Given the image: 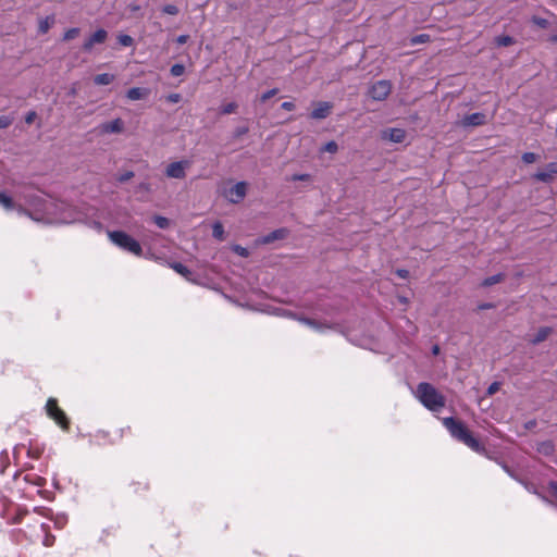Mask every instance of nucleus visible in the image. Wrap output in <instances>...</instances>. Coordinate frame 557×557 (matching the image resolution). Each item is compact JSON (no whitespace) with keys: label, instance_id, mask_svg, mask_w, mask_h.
<instances>
[{"label":"nucleus","instance_id":"obj_1","mask_svg":"<svg viewBox=\"0 0 557 557\" xmlns=\"http://www.w3.org/2000/svg\"><path fill=\"white\" fill-rule=\"evenodd\" d=\"M29 207L34 212L17 208L20 214H26L35 221H45L46 223L67 224L78 220L79 213L70 203L53 198H44L39 195H32L27 199Z\"/></svg>","mask_w":557,"mask_h":557},{"label":"nucleus","instance_id":"obj_2","mask_svg":"<svg viewBox=\"0 0 557 557\" xmlns=\"http://www.w3.org/2000/svg\"><path fill=\"white\" fill-rule=\"evenodd\" d=\"M414 396L430 411L440 412L445 407V397L428 382L417 385Z\"/></svg>","mask_w":557,"mask_h":557},{"label":"nucleus","instance_id":"obj_3","mask_svg":"<svg viewBox=\"0 0 557 557\" xmlns=\"http://www.w3.org/2000/svg\"><path fill=\"white\" fill-rule=\"evenodd\" d=\"M443 424L454 438L463 443L473 451L481 453L484 450V447L481 445V443L472 436L470 431L462 422L454 419L453 417H448L443 419Z\"/></svg>","mask_w":557,"mask_h":557},{"label":"nucleus","instance_id":"obj_4","mask_svg":"<svg viewBox=\"0 0 557 557\" xmlns=\"http://www.w3.org/2000/svg\"><path fill=\"white\" fill-rule=\"evenodd\" d=\"M108 237L120 249L137 257L141 256L143 249L140 244L127 233L123 231H108Z\"/></svg>","mask_w":557,"mask_h":557},{"label":"nucleus","instance_id":"obj_5","mask_svg":"<svg viewBox=\"0 0 557 557\" xmlns=\"http://www.w3.org/2000/svg\"><path fill=\"white\" fill-rule=\"evenodd\" d=\"M46 411L49 418L55 421L62 430L67 431L70 426L69 419L65 412L59 408L58 401L55 398H49L46 404Z\"/></svg>","mask_w":557,"mask_h":557},{"label":"nucleus","instance_id":"obj_6","mask_svg":"<svg viewBox=\"0 0 557 557\" xmlns=\"http://www.w3.org/2000/svg\"><path fill=\"white\" fill-rule=\"evenodd\" d=\"M247 194V183L238 182L224 193V197L231 203L237 205L244 200Z\"/></svg>","mask_w":557,"mask_h":557},{"label":"nucleus","instance_id":"obj_7","mask_svg":"<svg viewBox=\"0 0 557 557\" xmlns=\"http://www.w3.org/2000/svg\"><path fill=\"white\" fill-rule=\"evenodd\" d=\"M391 89L392 86L388 81H379L370 87L369 95L373 100L382 101L388 97Z\"/></svg>","mask_w":557,"mask_h":557},{"label":"nucleus","instance_id":"obj_8","mask_svg":"<svg viewBox=\"0 0 557 557\" xmlns=\"http://www.w3.org/2000/svg\"><path fill=\"white\" fill-rule=\"evenodd\" d=\"M189 162L186 160L175 161L165 168V175L170 178L182 180L186 176Z\"/></svg>","mask_w":557,"mask_h":557},{"label":"nucleus","instance_id":"obj_9","mask_svg":"<svg viewBox=\"0 0 557 557\" xmlns=\"http://www.w3.org/2000/svg\"><path fill=\"white\" fill-rule=\"evenodd\" d=\"M277 314H287V317L292 318V319H297L298 321H300L301 323L308 325L309 327L315 330V331H319V332H322L326 329H331L332 325L331 324H327V323H324V322H320V321H317L314 319H310V318H305V317H297L295 313H292V312H286L285 310L283 309H280L277 312Z\"/></svg>","mask_w":557,"mask_h":557},{"label":"nucleus","instance_id":"obj_10","mask_svg":"<svg viewBox=\"0 0 557 557\" xmlns=\"http://www.w3.org/2000/svg\"><path fill=\"white\" fill-rule=\"evenodd\" d=\"M556 175H557V162H550L545 166L544 170L537 171L533 175V178L539 182L550 183L554 181Z\"/></svg>","mask_w":557,"mask_h":557},{"label":"nucleus","instance_id":"obj_11","mask_svg":"<svg viewBox=\"0 0 557 557\" xmlns=\"http://www.w3.org/2000/svg\"><path fill=\"white\" fill-rule=\"evenodd\" d=\"M99 131L102 134H120L124 131V122L117 117L110 122L101 123Z\"/></svg>","mask_w":557,"mask_h":557},{"label":"nucleus","instance_id":"obj_12","mask_svg":"<svg viewBox=\"0 0 557 557\" xmlns=\"http://www.w3.org/2000/svg\"><path fill=\"white\" fill-rule=\"evenodd\" d=\"M108 37V32L103 28L97 29L83 45L85 51H90L96 44H103Z\"/></svg>","mask_w":557,"mask_h":557},{"label":"nucleus","instance_id":"obj_13","mask_svg":"<svg viewBox=\"0 0 557 557\" xmlns=\"http://www.w3.org/2000/svg\"><path fill=\"white\" fill-rule=\"evenodd\" d=\"M332 104L327 101H321L311 111L310 117L313 120H323L331 113Z\"/></svg>","mask_w":557,"mask_h":557},{"label":"nucleus","instance_id":"obj_14","mask_svg":"<svg viewBox=\"0 0 557 557\" xmlns=\"http://www.w3.org/2000/svg\"><path fill=\"white\" fill-rule=\"evenodd\" d=\"M486 123V115L482 112H475L469 115H466L461 124L463 126H480Z\"/></svg>","mask_w":557,"mask_h":557},{"label":"nucleus","instance_id":"obj_15","mask_svg":"<svg viewBox=\"0 0 557 557\" xmlns=\"http://www.w3.org/2000/svg\"><path fill=\"white\" fill-rule=\"evenodd\" d=\"M383 138L393 143H403L406 138V132L401 128H389L383 133Z\"/></svg>","mask_w":557,"mask_h":557},{"label":"nucleus","instance_id":"obj_16","mask_svg":"<svg viewBox=\"0 0 557 557\" xmlns=\"http://www.w3.org/2000/svg\"><path fill=\"white\" fill-rule=\"evenodd\" d=\"M287 234H288L287 228H277V230L269 233L268 235L263 236L261 242L263 244H270V243H273L274 240L285 238L287 236Z\"/></svg>","mask_w":557,"mask_h":557},{"label":"nucleus","instance_id":"obj_17","mask_svg":"<svg viewBox=\"0 0 557 557\" xmlns=\"http://www.w3.org/2000/svg\"><path fill=\"white\" fill-rule=\"evenodd\" d=\"M148 94H149V91L146 88L133 87L127 90L126 97L129 100L135 101V100H140V99L145 98Z\"/></svg>","mask_w":557,"mask_h":557},{"label":"nucleus","instance_id":"obj_18","mask_svg":"<svg viewBox=\"0 0 557 557\" xmlns=\"http://www.w3.org/2000/svg\"><path fill=\"white\" fill-rule=\"evenodd\" d=\"M552 331H553V330H552V327H549V326L541 327V329L537 331L536 335L531 339V343H532L533 345H537V344H540V343L544 342V341L549 336V334L552 333Z\"/></svg>","mask_w":557,"mask_h":557},{"label":"nucleus","instance_id":"obj_19","mask_svg":"<svg viewBox=\"0 0 557 557\" xmlns=\"http://www.w3.org/2000/svg\"><path fill=\"white\" fill-rule=\"evenodd\" d=\"M0 206L7 211L16 209L13 199L3 191H0Z\"/></svg>","mask_w":557,"mask_h":557},{"label":"nucleus","instance_id":"obj_20","mask_svg":"<svg viewBox=\"0 0 557 557\" xmlns=\"http://www.w3.org/2000/svg\"><path fill=\"white\" fill-rule=\"evenodd\" d=\"M536 449L540 454L549 456L554 453L555 447L552 441H544L537 444Z\"/></svg>","mask_w":557,"mask_h":557},{"label":"nucleus","instance_id":"obj_21","mask_svg":"<svg viewBox=\"0 0 557 557\" xmlns=\"http://www.w3.org/2000/svg\"><path fill=\"white\" fill-rule=\"evenodd\" d=\"M170 267L178 274H181L182 276H184L185 278L189 280V276L191 275V272L190 270L185 267L184 264L180 263V262H172L170 263Z\"/></svg>","mask_w":557,"mask_h":557},{"label":"nucleus","instance_id":"obj_22","mask_svg":"<svg viewBox=\"0 0 557 557\" xmlns=\"http://www.w3.org/2000/svg\"><path fill=\"white\" fill-rule=\"evenodd\" d=\"M114 79V75L112 74H109V73H102V74H98L94 77V83L96 85H109L113 82Z\"/></svg>","mask_w":557,"mask_h":557},{"label":"nucleus","instance_id":"obj_23","mask_svg":"<svg viewBox=\"0 0 557 557\" xmlns=\"http://www.w3.org/2000/svg\"><path fill=\"white\" fill-rule=\"evenodd\" d=\"M40 528H41L42 532H45L42 544L47 547L52 546L54 544L55 537H54V535H52L48 532L49 525L47 523H41Z\"/></svg>","mask_w":557,"mask_h":557},{"label":"nucleus","instance_id":"obj_24","mask_svg":"<svg viewBox=\"0 0 557 557\" xmlns=\"http://www.w3.org/2000/svg\"><path fill=\"white\" fill-rule=\"evenodd\" d=\"M504 277L505 275L503 273H497L495 275L488 276L482 281L481 286L488 287L498 284L504 280Z\"/></svg>","mask_w":557,"mask_h":557},{"label":"nucleus","instance_id":"obj_25","mask_svg":"<svg viewBox=\"0 0 557 557\" xmlns=\"http://www.w3.org/2000/svg\"><path fill=\"white\" fill-rule=\"evenodd\" d=\"M53 22H54L53 16H46L45 18H41L39 21V25H38L39 33L46 34L50 29Z\"/></svg>","mask_w":557,"mask_h":557},{"label":"nucleus","instance_id":"obj_26","mask_svg":"<svg viewBox=\"0 0 557 557\" xmlns=\"http://www.w3.org/2000/svg\"><path fill=\"white\" fill-rule=\"evenodd\" d=\"M212 236L218 240L224 239V227L223 224L219 221L214 222L212 225Z\"/></svg>","mask_w":557,"mask_h":557},{"label":"nucleus","instance_id":"obj_27","mask_svg":"<svg viewBox=\"0 0 557 557\" xmlns=\"http://www.w3.org/2000/svg\"><path fill=\"white\" fill-rule=\"evenodd\" d=\"M49 519H51L53 521L54 527L57 529L64 528V525L67 522V517L64 513L57 515V516H53V513H52V515H50Z\"/></svg>","mask_w":557,"mask_h":557},{"label":"nucleus","instance_id":"obj_28","mask_svg":"<svg viewBox=\"0 0 557 557\" xmlns=\"http://www.w3.org/2000/svg\"><path fill=\"white\" fill-rule=\"evenodd\" d=\"M236 109H237L236 102H228L226 104L221 106L219 110L222 115H227V114L234 113Z\"/></svg>","mask_w":557,"mask_h":557},{"label":"nucleus","instance_id":"obj_29","mask_svg":"<svg viewBox=\"0 0 557 557\" xmlns=\"http://www.w3.org/2000/svg\"><path fill=\"white\" fill-rule=\"evenodd\" d=\"M495 41L499 47H508L513 44V38L511 36L504 35L496 37Z\"/></svg>","mask_w":557,"mask_h":557},{"label":"nucleus","instance_id":"obj_30","mask_svg":"<svg viewBox=\"0 0 557 557\" xmlns=\"http://www.w3.org/2000/svg\"><path fill=\"white\" fill-rule=\"evenodd\" d=\"M531 22L534 25H536L537 27L543 28V29H545L549 26L548 20L541 17V16H536V15L532 16Z\"/></svg>","mask_w":557,"mask_h":557},{"label":"nucleus","instance_id":"obj_31","mask_svg":"<svg viewBox=\"0 0 557 557\" xmlns=\"http://www.w3.org/2000/svg\"><path fill=\"white\" fill-rule=\"evenodd\" d=\"M153 221H154L156 225H157L159 228H162V230H164V228L169 227V225H170V221H169V219H168V218H165V216L156 215V216L153 218Z\"/></svg>","mask_w":557,"mask_h":557},{"label":"nucleus","instance_id":"obj_32","mask_svg":"<svg viewBox=\"0 0 557 557\" xmlns=\"http://www.w3.org/2000/svg\"><path fill=\"white\" fill-rule=\"evenodd\" d=\"M117 41L123 47H131L134 44V39L126 34L119 35Z\"/></svg>","mask_w":557,"mask_h":557},{"label":"nucleus","instance_id":"obj_33","mask_svg":"<svg viewBox=\"0 0 557 557\" xmlns=\"http://www.w3.org/2000/svg\"><path fill=\"white\" fill-rule=\"evenodd\" d=\"M429 40H430V35H428V34H419L417 36H413L410 39V42H411V45H419V44H424V42H426Z\"/></svg>","mask_w":557,"mask_h":557},{"label":"nucleus","instance_id":"obj_34","mask_svg":"<svg viewBox=\"0 0 557 557\" xmlns=\"http://www.w3.org/2000/svg\"><path fill=\"white\" fill-rule=\"evenodd\" d=\"M78 34H79V28H77V27L70 28L64 33L63 40H72V39L76 38L78 36Z\"/></svg>","mask_w":557,"mask_h":557},{"label":"nucleus","instance_id":"obj_35","mask_svg":"<svg viewBox=\"0 0 557 557\" xmlns=\"http://www.w3.org/2000/svg\"><path fill=\"white\" fill-rule=\"evenodd\" d=\"M337 149H338L337 144L334 140H331V141L326 143L323 146L321 151H325V152H330V153H335L337 151Z\"/></svg>","mask_w":557,"mask_h":557},{"label":"nucleus","instance_id":"obj_36","mask_svg":"<svg viewBox=\"0 0 557 557\" xmlns=\"http://www.w3.org/2000/svg\"><path fill=\"white\" fill-rule=\"evenodd\" d=\"M25 480L32 482L33 484H35L37 486H45V484H46V479L41 478V476H37V475H34L32 479L29 475H26Z\"/></svg>","mask_w":557,"mask_h":557},{"label":"nucleus","instance_id":"obj_37","mask_svg":"<svg viewBox=\"0 0 557 557\" xmlns=\"http://www.w3.org/2000/svg\"><path fill=\"white\" fill-rule=\"evenodd\" d=\"M170 71L173 76H181L185 71V66L183 64L176 63L171 66Z\"/></svg>","mask_w":557,"mask_h":557},{"label":"nucleus","instance_id":"obj_38","mask_svg":"<svg viewBox=\"0 0 557 557\" xmlns=\"http://www.w3.org/2000/svg\"><path fill=\"white\" fill-rule=\"evenodd\" d=\"M162 12L169 15H176L178 13V8L174 4H165L162 8Z\"/></svg>","mask_w":557,"mask_h":557},{"label":"nucleus","instance_id":"obj_39","mask_svg":"<svg viewBox=\"0 0 557 557\" xmlns=\"http://www.w3.org/2000/svg\"><path fill=\"white\" fill-rule=\"evenodd\" d=\"M13 122V117L9 115H0V129L9 127Z\"/></svg>","mask_w":557,"mask_h":557},{"label":"nucleus","instance_id":"obj_40","mask_svg":"<svg viewBox=\"0 0 557 557\" xmlns=\"http://www.w3.org/2000/svg\"><path fill=\"white\" fill-rule=\"evenodd\" d=\"M524 163H533L537 160V156L534 152H524L521 157Z\"/></svg>","mask_w":557,"mask_h":557},{"label":"nucleus","instance_id":"obj_41","mask_svg":"<svg viewBox=\"0 0 557 557\" xmlns=\"http://www.w3.org/2000/svg\"><path fill=\"white\" fill-rule=\"evenodd\" d=\"M548 492L550 496L554 498L555 504L557 505V482H549Z\"/></svg>","mask_w":557,"mask_h":557},{"label":"nucleus","instance_id":"obj_42","mask_svg":"<svg viewBox=\"0 0 557 557\" xmlns=\"http://www.w3.org/2000/svg\"><path fill=\"white\" fill-rule=\"evenodd\" d=\"M311 178L310 174L302 173V174H293L290 176V181L298 182V181H309Z\"/></svg>","mask_w":557,"mask_h":557},{"label":"nucleus","instance_id":"obj_43","mask_svg":"<svg viewBox=\"0 0 557 557\" xmlns=\"http://www.w3.org/2000/svg\"><path fill=\"white\" fill-rule=\"evenodd\" d=\"M34 511L37 512L38 515L47 517V518H49L50 515H52V510L49 508H45V507H35Z\"/></svg>","mask_w":557,"mask_h":557},{"label":"nucleus","instance_id":"obj_44","mask_svg":"<svg viewBox=\"0 0 557 557\" xmlns=\"http://www.w3.org/2000/svg\"><path fill=\"white\" fill-rule=\"evenodd\" d=\"M134 177V172L133 171H126L124 173H122L119 177H117V181L120 183H124V182H127L129 181L131 178Z\"/></svg>","mask_w":557,"mask_h":557},{"label":"nucleus","instance_id":"obj_45","mask_svg":"<svg viewBox=\"0 0 557 557\" xmlns=\"http://www.w3.org/2000/svg\"><path fill=\"white\" fill-rule=\"evenodd\" d=\"M248 131H249V129H248V127H247V126H238V127H236V128H235V131H234V137H235V138H239V137H242V136L246 135V134L248 133Z\"/></svg>","mask_w":557,"mask_h":557},{"label":"nucleus","instance_id":"obj_46","mask_svg":"<svg viewBox=\"0 0 557 557\" xmlns=\"http://www.w3.org/2000/svg\"><path fill=\"white\" fill-rule=\"evenodd\" d=\"M276 94H277V89L276 88L267 90L265 92H263L261 95V101L264 102V101L269 100L270 98H272L273 96H275Z\"/></svg>","mask_w":557,"mask_h":557},{"label":"nucleus","instance_id":"obj_47","mask_svg":"<svg viewBox=\"0 0 557 557\" xmlns=\"http://www.w3.org/2000/svg\"><path fill=\"white\" fill-rule=\"evenodd\" d=\"M37 114L35 111H29L26 115H25V122L27 124H32L35 119H36Z\"/></svg>","mask_w":557,"mask_h":557},{"label":"nucleus","instance_id":"obj_48","mask_svg":"<svg viewBox=\"0 0 557 557\" xmlns=\"http://www.w3.org/2000/svg\"><path fill=\"white\" fill-rule=\"evenodd\" d=\"M234 251L237 252L242 257H247L248 256L247 248H244V247L238 246V245L234 247Z\"/></svg>","mask_w":557,"mask_h":557},{"label":"nucleus","instance_id":"obj_49","mask_svg":"<svg viewBox=\"0 0 557 557\" xmlns=\"http://www.w3.org/2000/svg\"><path fill=\"white\" fill-rule=\"evenodd\" d=\"M281 108L286 111H292L295 109V104L292 101H285L281 104Z\"/></svg>","mask_w":557,"mask_h":557},{"label":"nucleus","instance_id":"obj_50","mask_svg":"<svg viewBox=\"0 0 557 557\" xmlns=\"http://www.w3.org/2000/svg\"><path fill=\"white\" fill-rule=\"evenodd\" d=\"M499 388V384L497 382H494L492 383L488 388H487V394L488 395H493L494 393H496Z\"/></svg>","mask_w":557,"mask_h":557},{"label":"nucleus","instance_id":"obj_51","mask_svg":"<svg viewBox=\"0 0 557 557\" xmlns=\"http://www.w3.org/2000/svg\"><path fill=\"white\" fill-rule=\"evenodd\" d=\"M181 100V95L180 94H171L168 96V101L172 102V103H176Z\"/></svg>","mask_w":557,"mask_h":557},{"label":"nucleus","instance_id":"obj_52","mask_svg":"<svg viewBox=\"0 0 557 557\" xmlns=\"http://www.w3.org/2000/svg\"><path fill=\"white\" fill-rule=\"evenodd\" d=\"M396 274L400 277V278H407L409 276V271L406 270V269H398L396 271Z\"/></svg>","mask_w":557,"mask_h":557},{"label":"nucleus","instance_id":"obj_53","mask_svg":"<svg viewBox=\"0 0 557 557\" xmlns=\"http://www.w3.org/2000/svg\"><path fill=\"white\" fill-rule=\"evenodd\" d=\"M189 36L188 35H180L177 38H176V42L178 45H184L187 42Z\"/></svg>","mask_w":557,"mask_h":557},{"label":"nucleus","instance_id":"obj_54","mask_svg":"<svg viewBox=\"0 0 557 557\" xmlns=\"http://www.w3.org/2000/svg\"><path fill=\"white\" fill-rule=\"evenodd\" d=\"M494 307L493 304L491 302H484V304H481L478 306V309L479 310H486V309H492Z\"/></svg>","mask_w":557,"mask_h":557},{"label":"nucleus","instance_id":"obj_55","mask_svg":"<svg viewBox=\"0 0 557 557\" xmlns=\"http://www.w3.org/2000/svg\"><path fill=\"white\" fill-rule=\"evenodd\" d=\"M138 188L144 191H150V184L143 182L138 185Z\"/></svg>","mask_w":557,"mask_h":557},{"label":"nucleus","instance_id":"obj_56","mask_svg":"<svg viewBox=\"0 0 557 557\" xmlns=\"http://www.w3.org/2000/svg\"><path fill=\"white\" fill-rule=\"evenodd\" d=\"M28 455L34 457V458H37L39 456V450L34 451L33 449H29L28 450Z\"/></svg>","mask_w":557,"mask_h":557},{"label":"nucleus","instance_id":"obj_57","mask_svg":"<svg viewBox=\"0 0 557 557\" xmlns=\"http://www.w3.org/2000/svg\"><path fill=\"white\" fill-rule=\"evenodd\" d=\"M549 41H550V42H554V44H557V34L552 35V36L549 37Z\"/></svg>","mask_w":557,"mask_h":557},{"label":"nucleus","instance_id":"obj_58","mask_svg":"<svg viewBox=\"0 0 557 557\" xmlns=\"http://www.w3.org/2000/svg\"><path fill=\"white\" fill-rule=\"evenodd\" d=\"M432 352L434 355H437L440 352V347L437 345H435L433 348H432Z\"/></svg>","mask_w":557,"mask_h":557},{"label":"nucleus","instance_id":"obj_59","mask_svg":"<svg viewBox=\"0 0 557 557\" xmlns=\"http://www.w3.org/2000/svg\"><path fill=\"white\" fill-rule=\"evenodd\" d=\"M504 470H505L509 475L513 476V475H512V473L509 471V469H508L506 466H504Z\"/></svg>","mask_w":557,"mask_h":557},{"label":"nucleus","instance_id":"obj_60","mask_svg":"<svg viewBox=\"0 0 557 557\" xmlns=\"http://www.w3.org/2000/svg\"><path fill=\"white\" fill-rule=\"evenodd\" d=\"M400 301H401V302H404V304H406V302H407V298L401 297V298H400Z\"/></svg>","mask_w":557,"mask_h":557}]
</instances>
